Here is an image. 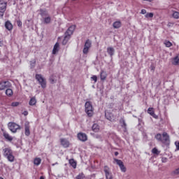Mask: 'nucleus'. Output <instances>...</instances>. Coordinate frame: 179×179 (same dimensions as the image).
I'll return each instance as SVG.
<instances>
[{"label": "nucleus", "mask_w": 179, "mask_h": 179, "mask_svg": "<svg viewBox=\"0 0 179 179\" xmlns=\"http://www.w3.org/2000/svg\"><path fill=\"white\" fill-rule=\"evenodd\" d=\"M76 29V26L72 25L70 27L68 28L66 31L64 33V37L62 41V45H66L68 44V41L71 40V36L73 34V31H75V29Z\"/></svg>", "instance_id": "f257e3e1"}, {"label": "nucleus", "mask_w": 179, "mask_h": 179, "mask_svg": "<svg viewBox=\"0 0 179 179\" xmlns=\"http://www.w3.org/2000/svg\"><path fill=\"white\" fill-rule=\"evenodd\" d=\"M35 78L38 82L42 89H45V87H47V81L44 78H43L41 74H36Z\"/></svg>", "instance_id": "f03ea898"}, {"label": "nucleus", "mask_w": 179, "mask_h": 179, "mask_svg": "<svg viewBox=\"0 0 179 179\" xmlns=\"http://www.w3.org/2000/svg\"><path fill=\"white\" fill-rule=\"evenodd\" d=\"M85 113L87 114L88 117H93V105H92V102L87 101L85 104Z\"/></svg>", "instance_id": "7ed1b4c3"}, {"label": "nucleus", "mask_w": 179, "mask_h": 179, "mask_svg": "<svg viewBox=\"0 0 179 179\" xmlns=\"http://www.w3.org/2000/svg\"><path fill=\"white\" fill-rule=\"evenodd\" d=\"M8 6V2L0 0V19H3V15L6 12V7Z\"/></svg>", "instance_id": "20e7f679"}, {"label": "nucleus", "mask_w": 179, "mask_h": 179, "mask_svg": "<svg viewBox=\"0 0 179 179\" xmlns=\"http://www.w3.org/2000/svg\"><path fill=\"white\" fill-rule=\"evenodd\" d=\"M8 127L10 131L13 134H16V132H17V129H20V126L15 122H9L8 124Z\"/></svg>", "instance_id": "39448f33"}, {"label": "nucleus", "mask_w": 179, "mask_h": 179, "mask_svg": "<svg viewBox=\"0 0 179 179\" xmlns=\"http://www.w3.org/2000/svg\"><path fill=\"white\" fill-rule=\"evenodd\" d=\"M114 162L119 166L121 171L122 173H126L127 172V167H125V165H124V162H122L120 159H114Z\"/></svg>", "instance_id": "423d86ee"}, {"label": "nucleus", "mask_w": 179, "mask_h": 179, "mask_svg": "<svg viewBox=\"0 0 179 179\" xmlns=\"http://www.w3.org/2000/svg\"><path fill=\"white\" fill-rule=\"evenodd\" d=\"M162 138L161 142L164 145H170V136L166 132L162 134Z\"/></svg>", "instance_id": "0eeeda50"}, {"label": "nucleus", "mask_w": 179, "mask_h": 179, "mask_svg": "<svg viewBox=\"0 0 179 179\" xmlns=\"http://www.w3.org/2000/svg\"><path fill=\"white\" fill-rule=\"evenodd\" d=\"M90 47H92V41L87 39L84 45V48L83 50V54H87V52H89Z\"/></svg>", "instance_id": "6e6552de"}, {"label": "nucleus", "mask_w": 179, "mask_h": 179, "mask_svg": "<svg viewBox=\"0 0 179 179\" xmlns=\"http://www.w3.org/2000/svg\"><path fill=\"white\" fill-rule=\"evenodd\" d=\"M103 171L105 173L106 178V179H113V173L110 172V168L108 166H105L103 168Z\"/></svg>", "instance_id": "1a4fd4ad"}, {"label": "nucleus", "mask_w": 179, "mask_h": 179, "mask_svg": "<svg viewBox=\"0 0 179 179\" xmlns=\"http://www.w3.org/2000/svg\"><path fill=\"white\" fill-rule=\"evenodd\" d=\"M77 138L80 142H86L87 141V135L83 132H80L77 134Z\"/></svg>", "instance_id": "9d476101"}, {"label": "nucleus", "mask_w": 179, "mask_h": 179, "mask_svg": "<svg viewBox=\"0 0 179 179\" xmlns=\"http://www.w3.org/2000/svg\"><path fill=\"white\" fill-rule=\"evenodd\" d=\"M10 87V83L9 81H3L0 83V90H5V89H8Z\"/></svg>", "instance_id": "9b49d317"}, {"label": "nucleus", "mask_w": 179, "mask_h": 179, "mask_svg": "<svg viewBox=\"0 0 179 179\" xmlns=\"http://www.w3.org/2000/svg\"><path fill=\"white\" fill-rule=\"evenodd\" d=\"M60 143L63 148H69V141L66 138H60Z\"/></svg>", "instance_id": "f8f14e48"}, {"label": "nucleus", "mask_w": 179, "mask_h": 179, "mask_svg": "<svg viewBox=\"0 0 179 179\" xmlns=\"http://www.w3.org/2000/svg\"><path fill=\"white\" fill-rule=\"evenodd\" d=\"M3 155L4 157H6L10 155H12V153H13V151H12V149H10V148H4L3 150Z\"/></svg>", "instance_id": "ddd939ff"}, {"label": "nucleus", "mask_w": 179, "mask_h": 179, "mask_svg": "<svg viewBox=\"0 0 179 179\" xmlns=\"http://www.w3.org/2000/svg\"><path fill=\"white\" fill-rule=\"evenodd\" d=\"M148 114H150V115L153 117V118H155L156 120H157V118H159V116H157V115L155 114V110H154L153 108H149L148 109Z\"/></svg>", "instance_id": "4468645a"}, {"label": "nucleus", "mask_w": 179, "mask_h": 179, "mask_svg": "<svg viewBox=\"0 0 179 179\" xmlns=\"http://www.w3.org/2000/svg\"><path fill=\"white\" fill-rule=\"evenodd\" d=\"M25 127V132L24 134L26 136H30V125L29 122H26L24 124Z\"/></svg>", "instance_id": "2eb2a0df"}, {"label": "nucleus", "mask_w": 179, "mask_h": 179, "mask_svg": "<svg viewBox=\"0 0 179 179\" xmlns=\"http://www.w3.org/2000/svg\"><path fill=\"white\" fill-rule=\"evenodd\" d=\"M3 136H4L5 139L7 140L8 142H12V141H13V137L10 136L6 131L3 132Z\"/></svg>", "instance_id": "dca6fc26"}, {"label": "nucleus", "mask_w": 179, "mask_h": 179, "mask_svg": "<svg viewBox=\"0 0 179 179\" xmlns=\"http://www.w3.org/2000/svg\"><path fill=\"white\" fill-rule=\"evenodd\" d=\"M107 52L110 57H113L114 54L115 53V50L113 47H108L107 48Z\"/></svg>", "instance_id": "f3484780"}, {"label": "nucleus", "mask_w": 179, "mask_h": 179, "mask_svg": "<svg viewBox=\"0 0 179 179\" xmlns=\"http://www.w3.org/2000/svg\"><path fill=\"white\" fill-rule=\"evenodd\" d=\"M5 27H6V29H7V30L10 31V30H12V29H13V25L10 22V21H6L5 23Z\"/></svg>", "instance_id": "a211bd4d"}, {"label": "nucleus", "mask_w": 179, "mask_h": 179, "mask_svg": "<svg viewBox=\"0 0 179 179\" xmlns=\"http://www.w3.org/2000/svg\"><path fill=\"white\" fill-rule=\"evenodd\" d=\"M58 51H59V43H56L53 47L52 54L55 55V54H57V52H58Z\"/></svg>", "instance_id": "6ab92c4d"}, {"label": "nucleus", "mask_w": 179, "mask_h": 179, "mask_svg": "<svg viewBox=\"0 0 179 179\" xmlns=\"http://www.w3.org/2000/svg\"><path fill=\"white\" fill-rule=\"evenodd\" d=\"M120 124H121L122 128L127 129V123L125 122V119H124V117H121L120 120Z\"/></svg>", "instance_id": "aec40b11"}, {"label": "nucleus", "mask_w": 179, "mask_h": 179, "mask_svg": "<svg viewBox=\"0 0 179 179\" xmlns=\"http://www.w3.org/2000/svg\"><path fill=\"white\" fill-rule=\"evenodd\" d=\"M39 12H40V15L42 17H44V16H48V12L47 11L46 9H43V8H41L39 10Z\"/></svg>", "instance_id": "412c9836"}, {"label": "nucleus", "mask_w": 179, "mask_h": 179, "mask_svg": "<svg viewBox=\"0 0 179 179\" xmlns=\"http://www.w3.org/2000/svg\"><path fill=\"white\" fill-rule=\"evenodd\" d=\"M101 80H106L107 78V73L104 71H101L100 73Z\"/></svg>", "instance_id": "4be33fe9"}, {"label": "nucleus", "mask_w": 179, "mask_h": 179, "mask_svg": "<svg viewBox=\"0 0 179 179\" xmlns=\"http://www.w3.org/2000/svg\"><path fill=\"white\" fill-rule=\"evenodd\" d=\"M105 117L108 121H114V119H113V113H105Z\"/></svg>", "instance_id": "5701e85b"}, {"label": "nucleus", "mask_w": 179, "mask_h": 179, "mask_svg": "<svg viewBox=\"0 0 179 179\" xmlns=\"http://www.w3.org/2000/svg\"><path fill=\"white\" fill-rule=\"evenodd\" d=\"M92 131H94V132H99V131H100V127L99 126V124L97 123H94L92 125Z\"/></svg>", "instance_id": "b1692460"}, {"label": "nucleus", "mask_w": 179, "mask_h": 179, "mask_svg": "<svg viewBox=\"0 0 179 179\" xmlns=\"http://www.w3.org/2000/svg\"><path fill=\"white\" fill-rule=\"evenodd\" d=\"M6 158H7L8 162H10V163H13V162H15V156H13V152L11 153L10 155H7Z\"/></svg>", "instance_id": "393cba45"}, {"label": "nucleus", "mask_w": 179, "mask_h": 179, "mask_svg": "<svg viewBox=\"0 0 179 179\" xmlns=\"http://www.w3.org/2000/svg\"><path fill=\"white\" fill-rule=\"evenodd\" d=\"M6 96H8V97H12V96H13V90L10 88H7L6 90Z\"/></svg>", "instance_id": "a878e982"}, {"label": "nucleus", "mask_w": 179, "mask_h": 179, "mask_svg": "<svg viewBox=\"0 0 179 179\" xmlns=\"http://www.w3.org/2000/svg\"><path fill=\"white\" fill-rule=\"evenodd\" d=\"M43 23L45 24H50V23H51V17H50V15H48V17H45L43 20Z\"/></svg>", "instance_id": "bb28decb"}, {"label": "nucleus", "mask_w": 179, "mask_h": 179, "mask_svg": "<svg viewBox=\"0 0 179 179\" xmlns=\"http://www.w3.org/2000/svg\"><path fill=\"white\" fill-rule=\"evenodd\" d=\"M37 103V100H36L35 97L31 98L29 104V106H36V103Z\"/></svg>", "instance_id": "cd10ccee"}, {"label": "nucleus", "mask_w": 179, "mask_h": 179, "mask_svg": "<svg viewBox=\"0 0 179 179\" xmlns=\"http://www.w3.org/2000/svg\"><path fill=\"white\" fill-rule=\"evenodd\" d=\"M113 26L114 29H120V27H121V22L116 21L113 23Z\"/></svg>", "instance_id": "c85d7f7f"}, {"label": "nucleus", "mask_w": 179, "mask_h": 179, "mask_svg": "<svg viewBox=\"0 0 179 179\" xmlns=\"http://www.w3.org/2000/svg\"><path fill=\"white\" fill-rule=\"evenodd\" d=\"M173 65H179V54L173 58Z\"/></svg>", "instance_id": "c756f323"}, {"label": "nucleus", "mask_w": 179, "mask_h": 179, "mask_svg": "<svg viewBox=\"0 0 179 179\" xmlns=\"http://www.w3.org/2000/svg\"><path fill=\"white\" fill-rule=\"evenodd\" d=\"M35 166H40L41 164V158H35L34 160Z\"/></svg>", "instance_id": "7c9ffc66"}, {"label": "nucleus", "mask_w": 179, "mask_h": 179, "mask_svg": "<svg viewBox=\"0 0 179 179\" xmlns=\"http://www.w3.org/2000/svg\"><path fill=\"white\" fill-rule=\"evenodd\" d=\"M69 164L73 167V169H76V162L75 161V159H70Z\"/></svg>", "instance_id": "2f4dec72"}, {"label": "nucleus", "mask_w": 179, "mask_h": 179, "mask_svg": "<svg viewBox=\"0 0 179 179\" xmlns=\"http://www.w3.org/2000/svg\"><path fill=\"white\" fill-rule=\"evenodd\" d=\"M172 17H173V19H179V12L173 11L172 14Z\"/></svg>", "instance_id": "473e14b6"}, {"label": "nucleus", "mask_w": 179, "mask_h": 179, "mask_svg": "<svg viewBox=\"0 0 179 179\" xmlns=\"http://www.w3.org/2000/svg\"><path fill=\"white\" fill-rule=\"evenodd\" d=\"M179 174V168L175 169L174 171H173L171 173V176H178Z\"/></svg>", "instance_id": "72a5a7b5"}, {"label": "nucleus", "mask_w": 179, "mask_h": 179, "mask_svg": "<svg viewBox=\"0 0 179 179\" xmlns=\"http://www.w3.org/2000/svg\"><path fill=\"white\" fill-rule=\"evenodd\" d=\"M162 134H157L155 135V139H157V141H158V142H162Z\"/></svg>", "instance_id": "f704fd0d"}, {"label": "nucleus", "mask_w": 179, "mask_h": 179, "mask_svg": "<svg viewBox=\"0 0 179 179\" xmlns=\"http://www.w3.org/2000/svg\"><path fill=\"white\" fill-rule=\"evenodd\" d=\"M76 179H85V173H81L80 174H78L76 178Z\"/></svg>", "instance_id": "c9c22d12"}, {"label": "nucleus", "mask_w": 179, "mask_h": 179, "mask_svg": "<svg viewBox=\"0 0 179 179\" xmlns=\"http://www.w3.org/2000/svg\"><path fill=\"white\" fill-rule=\"evenodd\" d=\"M152 152L154 155H159L160 154V151H159V150H157V148H155L152 150Z\"/></svg>", "instance_id": "e433bc0d"}, {"label": "nucleus", "mask_w": 179, "mask_h": 179, "mask_svg": "<svg viewBox=\"0 0 179 179\" xmlns=\"http://www.w3.org/2000/svg\"><path fill=\"white\" fill-rule=\"evenodd\" d=\"M31 69H33L36 66V59L30 62Z\"/></svg>", "instance_id": "4c0bfd02"}, {"label": "nucleus", "mask_w": 179, "mask_h": 179, "mask_svg": "<svg viewBox=\"0 0 179 179\" xmlns=\"http://www.w3.org/2000/svg\"><path fill=\"white\" fill-rule=\"evenodd\" d=\"M164 44L166 45V47L170 48L171 47V45H173V43H171V42L169 41H166L164 42Z\"/></svg>", "instance_id": "58836bf2"}, {"label": "nucleus", "mask_w": 179, "mask_h": 179, "mask_svg": "<svg viewBox=\"0 0 179 179\" xmlns=\"http://www.w3.org/2000/svg\"><path fill=\"white\" fill-rule=\"evenodd\" d=\"M145 17H153V13H148L147 14H145Z\"/></svg>", "instance_id": "ea45409f"}, {"label": "nucleus", "mask_w": 179, "mask_h": 179, "mask_svg": "<svg viewBox=\"0 0 179 179\" xmlns=\"http://www.w3.org/2000/svg\"><path fill=\"white\" fill-rule=\"evenodd\" d=\"M19 104H20V103H19V102H13L11 103V106L12 107H17V106H19Z\"/></svg>", "instance_id": "a19ab883"}, {"label": "nucleus", "mask_w": 179, "mask_h": 179, "mask_svg": "<svg viewBox=\"0 0 179 179\" xmlns=\"http://www.w3.org/2000/svg\"><path fill=\"white\" fill-rule=\"evenodd\" d=\"M91 80H94V82L96 83L97 82V76H93L91 77Z\"/></svg>", "instance_id": "79ce46f5"}, {"label": "nucleus", "mask_w": 179, "mask_h": 179, "mask_svg": "<svg viewBox=\"0 0 179 179\" xmlns=\"http://www.w3.org/2000/svg\"><path fill=\"white\" fill-rule=\"evenodd\" d=\"M17 24L18 27H22V21H20V20H17Z\"/></svg>", "instance_id": "37998d69"}, {"label": "nucleus", "mask_w": 179, "mask_h": 179, "mask_svg": "<svg viewBox=\"0 0 179 179\" xmlns=\"http://www.w3.org/2000/svg\"><path fill=\"white\" fill-rule=\"evenodd\" d=\"M49 80H50V83H52V84H54V83H55L57 82V80H55L52 78H50Z\"/></svg>", "instance_id": "c03bdc74"}, {"label": "nucleus", "mask_w": 179, "mask_h": 179, "mask_svg": "<svg viewBox=\"0 0 179 179\" xmlns=\"http://www.w3.org/2000/svg\"><path fill=\"white\" fill-rule=\"evenodd\" d=\"M175 145L176 146V150H179V141H176Z\"/></svg>", "instance_id": "a18cd8bd"}, {"label": "nucleus", "mask_w": 179, "mask_h": 179, "mask_svg": "<svg viewBox=\"0 0 179 179\" xmlns=\"http://www.w3.org/2000/svg\"><path fill=\"white\" fill-rule=\"evenodd\" d=\"M141 13V15H146V10L142 9Z\"/></svg>", "instance_id": "49530a36"}, {"label": "nucleus", "mask_w": 179, "mask_h": 179, "mask_svg": "<svg viewBox=\"0 0 179 179\" xmlns=\"http://www.w3.org/2000/svg\"><path fill=\"white\" fill-rule=\"evenodd\" d=\"M168 27H172V26H174V23L173 22H169L167 24Z\"/></svg>", "instance_id": "de8ad7c7"}, {"label": "nucleus", "mask_w": 179, "mask_h": 179, "mask_svg": "<svg viewBox=\"0 0 179 179\" xmlns=\"http://www.w3.org/2000/svg\"><path fill=\"white\" fill-rule=\"evenodd\" d=\"M96 138L97 139H101V136L100 135H96Z\"/></svg>", "instance_id": "09e8293b"}, {"label": "nucleus", "mask_w": 179, "mask_h": 179, "mask_svg": "<svg viewBox=\"0 0 179 179\" xmlns=\"http://www.w3.org/2000/svg\"><path fill=\"white\" fill-rule=\"evenodd\" d=\"M23 114H24V115H28L29 112H27V111H24Z\"/></svg>", "instance_id": "8fccbe9b"}, {"label": "nucleus", "mask_w": 179, "mask_h": 179, "mask_svg": "<svg viewBox=\"0 0 179 179\" xmlns=\"http://www.w3.org/2000/svg\"><path fill=\"white\" fill-rule=\"evenodd\" d=\"M119 155L118 152H115V156H117Z\"/></svg>", "instance_id": "3c124183"}, {"label": "nucleus", "mask_w": 179, "mask_h": 179, "mask_svg": "<svg viewBox=\"0 0 179 179\" xmlns=\"http://www.w3.org/2000/svg\"><path fill=\"white\" fill-rule=\"evenodd\" d=\"M40 179H45V178H44V176H41V177H40Z\"/></svg>", "instance_id": "603ef678"}, {"label": "nucleus", "mask_w": 179, "mask_h": 179, "mask_svg": "<svg viewBox=\"0 0 179 179\" xmlns=\"http://www.w3.org/2000/svg\"><path fill=\"white\" fill-rule=\"evenodd\" d=\"M55 164H58V162H56L55 164H52V166H54Z\"/></svg>", "instance_id": "864d4df0"}, {"label": "nucleus", "mask_w": 179, "mask_h": 179, "mask_svg": "<svg viewBox=\"0 0 179 179\" xmlns=\"http://www.w3.org/2000/svg\"><path fill=\"white\" fill-rule=\"evenodd\" d=\"M143 1H148V2H152V0H143Z\"/></svg>", "instance_id": "5fc2aeb1"}, {"label": "nucleus", "mask_w": 179, "mask_h": 179, "mask_svg": "<svg viewBox=\"0 0 179 179\" xmlns=\"http://www.w3.org/2000/svg\"><path fill=\"white\" fill-rule=\"evenodd\" d=\"M0 47H2V42L0 41Z\"/></svg>", "instance_id": "6e6d98bb"}, {"label": "nucleus", "mask_w": 179, "mask_h": 179, "mask_svg": "<svg viewBox=\"0 0 179 179\" xmlns=\"http://www.w3.org/2000/svg\"><path fill=\"white\" fill-rule=\"evenodd\" d=\"M0 179H3V178H2V177H0Z\"/></svg>", "instance_id": "4d7b16f0"}, {"label": "nucleus", "mask_w": 179, "mask_h": 179, "mask_svg": "<svg viewBox=\"0 0 179 179\" xmlns=\"http://www.w3.org/2000/svg\"><path fill=\"white\" fill-rule=\"evenodd\" d=\"M27 22H30V20H28Z\"/></svg>", "instance_id": "13d9d810"}, {"label": "nucleus", "mask_w": 179, "mask_h": 179, "mask_svg": "<svg viewBox=\"0 0 179 179\" xmlns=\"http://www.w3.org/2000/svg\"><path fill=\"white\" fill-rule=\"evenodd\" d=\"M72 1H76V0H72Z\"/></svg>", "instance_id": "bf43d9fd"}]
</instances>
